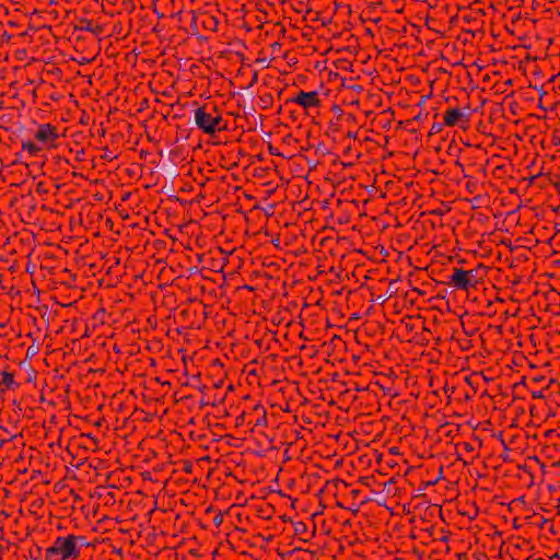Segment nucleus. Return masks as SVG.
<instances>
[{
  "mask_svg": "<svg viewBox=\"0 0 560 560\" xmlns=\"http://www.w3.org/2000/svg\"><path fill=\"white\" fill-rule=\"evenodd\" d=\"M451 283L457 289L468 290L477 285L476 273L474 270L455 269L451 277Z\"/></svg>",
  "mask_w": 560,
  "mask_h": 560,
  "instance_id": "obj_3",
  "label": "nucleus"
},
{
  "mask_svg": "<svg viewBox=\"0 0 560 560\" xmlns=\"http://www.w3.org/2000/svg\"><path fill=\"white\" fill-rule=\"evenodd\" d=\"M2 383L10 387L14 383V376L11 373L4 372L2 374Z\"/></svg>",
  "mask_w": 560,
  "mask_h": 560,
  "instance_id": "obj_8",
  "label": "nucleus"
},
{
  "mask_svg": "<svg viewBox=\"0 0 560 560\" xmlns=\"http://www.w3.org/2000/svg\"><path fill=\"white\" fill-rule=\"evenodd\" d=\"M220 121L221 116L207 113L202 107H199L195 110L196 126L208 135H213L217 130L220 129Z\"/></svg>",
  "mask_w": 560,
  "mask_h": 560,
  "instance_id": "obj_2",
  "label": "nucleus"
},
{
  "mask_svg": "<svg viewBox=\"0 0 560 560\" xmlns=\"http://www.w3.org/2000/svg\"><path fill=\"white\" fill-rule=\"evenodd\" d=\"M79 539L82 538L73 535L58 537L54 545L46 549L45 559L55 560V556H59L61 560L79 557L80 550L77 546Z\"/></svg>",
  "mask_w": 560,
  "mask_h": 560,
  "instance_id": "obj_1",
  "label": "nucleus"
},
{
  "mask_svg": "<svg viewBox=\"0 0 560 560\" xmlns=\"http://www.w3.org/2000/svg\"><path fill=\"white\" fill-rule=\"evenodd\" d=\"M463 113L458 108H450L444 114V124L448 127L455 126L463 117Z\"/></svg>",
  "mask_w": 560,
  "mask_h": 560,
  "instance_id": "obj_6",
  "label": "nucleus"
},
{
  "mask_svg": "<svg viewBox=\"0 0 560 560\" xmlns=\"http://www.w3.org/2000/svg\"><path fill=\"white\" fill-rule=\"evenodd\" d=\"M35 137L40 142L48 143L54 142L58 138V135L51 125L45 124L38 128Z\"/></svg>",
  "mask_w": 560,
  "mask_h": 560,
  "instance_id": "obj_5",
  "label": "nucleus"
},
{
  "mask_svg": "<svg viewBox=\"0 0 560 560\" xmlns=\"http://www.w3.org/2000/svg\"><path fill=\"white\" fill-rule=\"evenodd\" d=\"M305 528H306L305 524L299 523L296 525V527H295V530L299 533V532H301L302 529H305Z\"/></svg>",
  "mask_w": 560,
  "mask_h": 560,
  "instance_id": "obj_9",
  "label": "nucleus"
},
{
  "mask_svg": "<svg viewBox=\"0 0 560 560\" xmlns=\"http://www.w3.org/2000/svg\"><path fill=\"white\" fill-rule=\"evenodd\" d=\"M23 150L27 151L31 155H36L39 152V147L33 142H23Z\"/></svg>",
  "mask_w": 560,
  "mask_h": 560,
  "instance_id": "obj_7",
  "label": "nucleus"
},
{
  "mask_svg": "<svg viewBox=\"0 0 560 560\" xmlns=\"http://www.w3.org/2000/svg\"><path fill=\"white\" fill-rule=\"evenodd\" d=\"M293 102L302 106L303 108L315 107L319 104L318 94L315 91L311 92H300L294 98Z\"/></svg>",
  "mask_w": 560,
  "mask_h": 560,
  "instance_id": "obj_4",
  "label": "nucleus"
}]
</instances>
